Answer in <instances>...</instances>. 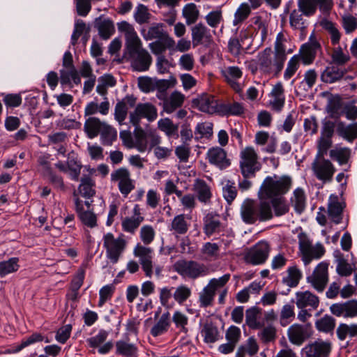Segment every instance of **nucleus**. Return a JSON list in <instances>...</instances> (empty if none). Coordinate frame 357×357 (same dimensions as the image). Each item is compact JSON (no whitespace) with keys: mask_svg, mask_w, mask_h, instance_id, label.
<instances>
[{"mask_svg":"<svg viewBox=\"0 0 357 357\" xmlns=\"http://www.w3.org/2000/svg\"><path fill=\"white\" fill-rule=\"evenodd\" d=\"M117 27L119 31L125 36L124 57L130 63L133 70H148L152 63V57L148 51L143 48L142 40L133 26L126 21H122L117 24Z\"/></svg>","mask_w":357,"mask_h":357,"instance_id":"nucleus-1","label":"nucleus"},{"mask_svg":"<svg viewBox=\"0 0 357 357\" xmlns=\"http://www.w3.org/2000/svg\"><path fill=\"white\" fill-rule=\"evenodd\" d=\"M285 61L275 56L271 47H266L257 54V67L260 73L271 77H278Z\"/></svg>","mask_w":357,"mask_h":357,"instance_id":"nucleus-2","label":"nucleus"},{"mask_svg":"<svg viewBox=\"0 0 357 357\" xmlns=\"http://www.w3.org/2000/svg\"><path fill=\"white\" fill-rule=\"evenodd\" d=\"M291 179L288 176H279L274 174L267 176L260 188V195L264 199L282 197L291 186Z\"/></svg>","mask_w":357,"mask_h":357,"instance_id":"nucleus-3","label":"nucleus"},{"mask_svg":"<svg viewBox=\"0 0 357 357\" xmlns=\"http://www.w3.org/2000/svg\"><path fill=\"white\" fill-rule=\"evenodd\" d=\"M298 8L289 13V24L294 30L303 31L309 25L305 17L314 15V6L310 0H298Z\"/></svg>","mask_w":357,"mask_h":357,"instance_id":"nucleus-4","label":"nucleus"},{"mask_svg":"<svg viewBox=\"0 0 357 357\" xmlns=\"http://www.w3.org/2000/svg\"><path fill=\"white\" fill-rule=\"evenodd\" d=\"M103 248L105 249L107 258L112 263L118 262L119 258L126 249L128 242L125 238V235L121 234L117 238L114 235L108 232L105 234L102 237Z\"/></svg>","mask_w":357,"mask_h":357,"instance_id":"nucleus-5","label":"nucleus"},{"mask_svg":"<svg viewBox=\"0 0 357 357\" xmlns=\"http://www.w3.org/2000/svg\"><path fill=\"white\" fill-rule=\"evenodd\" d=\"M239 167L243 177H255L261 168L259 156L252 146L243 149L239 155Z\"/></svg>","mask_w":357,"mask_h":357,"instance_id":"nucleus-6","label":"nucleus"},{"mask_svg":"<svg viewBox=\"0 0 357 357\" xmlns=\"http://www.w3.org/2000/svg\"><path fill=\"white\" fill-rule=\"evenodd\" d=\"M174 270L182 277L195 280L209 273L204 264L193 260H178L174 265Z\"/></svg>","mask_w":357,"mask_h":357,"instance_id":"nucleus-7","label":"nucleus"},{"mask_svg":"<svg viewBox=\"0 0 357 357\" xmlns=\"http://www.w3.org/2000/svg\"><path fill=\"white\" fill-rule=\"evenodd\" d=\"M110 181L116 184L117 188L124 198L135 188V181L132 178L130 171L121 167L113 170L110 174Z\"/></svg>","mask_w":357,"mask_h":357,"instance_id":"nucleus-8","label":"nucleus"},{"mask_svg":"<svg viewBox=\"0 0 357 357\" xmlns=\"http://www.w3.org/2000/svg\"><path fill=\"white\" fill-rule=\"evenodd\" d=\"M298 245L305 265L309 264L313 259H320L325 253L324 247L321 244L312 245L308 237L304 234H299Z\"/></svg>","mask_w":357,"mask_h":357,"instance_id":"nucleus-9","label":"nucleus"},{"mask_svg":"<svg viewBox=\"0 0 357 357\" xmlns=\"http://www.w3.org/2000/svg\"><path fill=\"white\" fill-rule=\"evenodd\" d=\"M157 117V108L151 102L138 103L135 109L129 114L130 123L135 128H139L142 119H146L149 122H152Z\"/></svg>","mask_w":357,"mask_h":357,"instance_id":"nucleus-10","label":"nucleus"},{"mask_svg":"<svg viewBox=\"0 0 357 357\" xmlns=\"http://www.w3.org/2000/svg\"><path fill=\"white\" fill-rule=\"evenodd\" d=\"M312 169L315 177L324 183L333 180L336 171L333 164L324 155H317L312 164Z\"/></svg>","mask_w":357,"mask_h":357,"instance_id":"nucleus-11","label":"nucleus"},{"mask_svg":"<svg viewBox=\"0 0 357 357\" xmlns=\"http://www.w3.org/2000/svg\"><path fill=\"white\" fill-rule=\"evenodd\" d=\"M75 211L81 222L89 228L97 226V217L93 212L92 201H83L75 195Z\"/></svg>","mask_w":357,"mask_h":357,"instance_id":"nucleus-12","label":"nucleus"},{"mask_svg":"<svg viewBox=\"0 0 357 357\" xmlns=\"http://www.w3.org/2000/svg\"><path fill=\"white\" fill-rule=\"evenodd\" d=\"M270 251L269 243L266 241H260L245 254V261L253 266L263 264L268 259Z\"/></svg>","mask_w":357,"mask_h":357,"instance_id":"nucleus-13","label":"nucleus"},{"mask_svg":"<svg viewBox=\"0 0 357 357\" xmlns=\"http://www.w3.org/2000/svg\"><path fill=\"white\" fill-rule=\"evenodd\" d=\"M227 228V224L222 221L219 214L208 213L203 218V232L208 238L225 231L229 232Z\"/></svg>","mask_w":357,"mask_h":357,"instance_id":"nucleus-14","label":"nucleus"},{"mask_svg":"<svg viewBox=\"0 0 357 357\" xmlns=\"http://www.w3.org/2000/svg\"><path fill=\"white\" fill-rule=\"evenodd\" d=\"M133 254L139 259V263L145 275L148 278H151L153 273V250L151 248L137 243L134 248Z\"/></svg>","mask_w":357,"mask_h":357,"instance_id":"nucleus-15","label":"nucleus"},{"mask_svg":"<svg viewBox=\"0 0 357 357\" xmlns=\"http://www.w3.org/2000/svg\"><path fill=\"white\" fill-rule=\"evenodd\" d=\"M332 349L329 341L318 339L308 343L301 350L302 357H328Z\"/></svg>","mask_w":357,"mask_h":357,"instance_id":"nucleus-16","label":"nucleus"},{"mask_svg":"<svg viewBox=\"0 0 357 357\" xmlns=\"http://www.w3.org/2000/svg\"><path fill=\"white\" fill-rule=\"evenodd\" d=\"M328 264L320 262L314 268L312 274L307 278V280L319 292H322L328 280Z\"/></svg>","mask_w":357,"mask_h":357,"instance_id":"nucleus-17","label":"nucleus"},{"mask_svg":"<svg viewBox=\"0 0 357 357\" xmlns=\"http://www.w3.org/2000/svg\"><path fill=\"white\" fill-rule=\"evenodd\" d=\"M312 335V327L310 324L301 325L294 324L287 331V336L291 343L300 346Z\"/></svg>","mask_w":357,"mask_h":357,"instance_id":"nucleus-18","label":"nucleus"},{"mask_svg":"<svg viewBox=\"0 0 357 357\" xmlns=\"http://www.w3.org/2000/svg\"><path fill=\"white\" fill-rule=\"evenodd\" d=\"M321 50L320 43L316 39H312L310 37L309 41L301 47L299 54L297 55L304 65H310L313 63L317 53Z\"/></svg>","mask_w":357,"mask_h":357,"instance_id":"nucleus-19","label":"nucleus"},{"mask_svg":"<svg viewBox=\"0 0 357 357\" xmlns=\"http://www.w3.org/2000/svg\"><path fill=\"white\" fill-rule=\"evenodd\" d=\"M206 159L211 165L220 169H227L231 165V160L227 158L226 151L218 146L212 147L208 150Z\"/></svg>","mask_w":357,"mask_h":357,"instance_id":"nucleus-20","label":"nucleus"},{"mask_svg":"<svg viewBox=\"0 0 357 357\" xmlns=\"http://www.w3.org/2000/svg\"><path fill=\"white\" fill-rule=\"evenodd\" d=\"M246 109L243 102L234 100H227L220 102L218 114L221 116H242Z\"/></svg>","mask_w":357,"mask_h":357,"instance_id":"nucleus-21","label":"nucleus"},{"mask_svg":"<svg viewBox=\"0 0 357 357\" xmlns=\"http://www.w3.org/2000/svg\"><path fill=\"white\" fill-rule=\"evenodd\" d=\"M331 313L336 317L354 318L357 316V300L352 299L343 303H337L331 305Z\"/></svg>","mask_w":357,"mask_h":357,"instance_id":"nucleus-22","label":"nucleus"},{"mask_svg":"<svg viewBox=\"0 0 357 357\" xmlns=\"http://www.w3.org/2000/svg\"><path fill=\"white\" fill-rule=\"evenodd\" d=\"M296 304L298 308H307L310 311L315 310L319 305V297L309 291L296 293Z\"/></svg>","mask_w":357,"mask_h":357,"instance_id":"nucleus-23","label":"nucleus"},{"mask_svg":"<svg viewBox=\"0 0 357 357\" xmlns=\"http://www.w3.org/2000/svg\"><path fill=\"white\" fill-rule=\"evenodd\" d=\"M222 75L236 93H241L242 92L243 87L238 82L243 76L241 68L238 66H229L222 71Z\"/></svg>","mask_w":357,"mask_h":357,"instance_id":"nucleus-24","label":"nucleus"},{"mask_svg":"<svg viewBox=\"0 0 357 357\" xmlns=\"http://www.w3.org/2000/svg\"><path fill=\"white\" fill-rule=\"evenodd\" d=\"M345 204L339 201L336 195H331L329 197L328 204V215L331 220L336 225L342 222V213Z\"/></svg>","mask_w":357,"mask_h":357,"instance_id":"nucleus-25","label":"nucleus"},{"mask_svg":"<svg viewBox=\"0 0 357 357\" xmlns=\"http://www.w3.org/2000/svg\"><path fill=\"white\" fill-rule=\"evenodd\" d=\"M85 278V271L83 268H79L73 275L66 294L68 300L76 301L79 298V290L84 283Z\"/></svg>","mask_w":357,"mask_h":357,"instance_id":"nucleus-26","label":"nucleus"},{"mask_svg":"<svg viewBox=\"0 0 357 357\" xmlns=\"http://www.w3.org/2000/svg\"><path fill=\"white\" fill-rule=\"evenodd\" d=\"M245 323L248 326L253 330L260 329L265 326L262 317V310L253 306L245 311Z\"/></svg>","mask_w":357,"mask_h":357,"instance_id":"nucleus-27","label":"nucleus"},{"mask_svg":"<svg viewBox=\"0 0 357 357\" xmlns=\"http://www.w3.org/2000/svg\"><path fill=\"white\" fill-rule=\"evenodd\" d=\"M241 218L243 222L247 225L256 223V200L245 199L240 208Z\"/></svg>","mask_w":357,"mask_h":357,"instance_id":"nucleus-28","label":"nucleus"},{"mask_svg":"<svg viewBox=\"0 0 357 357\" xmlns=\"http://www.w3.org/2000/svg\"><path fill=\"white\" fill-rule=\"evenodd\" d=\"M270 97L269 105L272 109L280 112L285 102L284 89L281 82H278L273 86L270 93Z\"/></svg>","mask_w":357,"mask_h":357,"instance_id":"nucleus-29","label":"nucleus"},{"mask_svg":"<svg viewBox=\"0 0 357 357\" xmlns=\"http://www.w3.org/2000/svg\"><path fill=\"white\" fill-rule=\"evenodd\" d=\"M345 74L344 70L338 66L330 63L321 74V80L326 84L340 81Z\"/></svg>","mask_w":357,"mask_h":357,"instance_id":"nucleus-30","label":"nucleus"},{"mask_svg":"<svg viewBox=\"0 0 357 357\" xmlns=\"http://www.w3.org/2000/svg\"><path fill=\"white\" fill-rule=\"evenodd\" d=\"M201 335L206 344H213L220 338V333L217 325L211 321H206L202 326Z\"/></svg>","mask_w":357,"mask_h":357,"instance_id":"nucleus-31","label":"nucleus"},{"mask_svg":"<svg viewBox=\"0 0 357 357\" xmlns=\"http://www.w3.org/2000/svg\"><path fill=\"white\" fill-rule=\"evenodd\" d=\"M175 40L173 38L169 36H167L166 38L157 40L153 43H149V47L151 52L158 56H164L163 53L167 49L172 50L174 48Z\"/></svg>","mask_w":357,"mask_h":357,"instance_id":"nucleus-32","label":"nucleus"},{"mask_svg":"<svg viewBox=\"0 0 357 357\" xmlns=\"http://www.w3.org/2000/svg\"><path fill=\"white\" fill-rule=\"evenodd\" d=\"M171 326V317L169 312H164L150 330V334L157 337L165 334Z\"/></svg>","mask_w":357,"mask_h":357,"instance_id":"nucleus-33","label":"nucleus"},{"mask_svg":"<svg viewBox=\"0 0 357 357\" xmlns=\"http://www.w3.org/2000/svg\"><path fill=\"white\" fill-rule=\"evenodd\" d=\"M184 100L185 96L178 91H174L169 97L164 100L163 109L166 113L171 114L181 107Z\"/></svg>","mask_w":357,"mask_h":357,"instance_id":"nucleus-34","label":"nucleus"},{"mask_svg":"<svg viewBox=\"0 0 357 357\" xmlns=\"http://www.w3.org/2000/svg\"><path fill=\"white\" fill-rule=\"evenodd\" d=\"M220 102L212 95H204L198 99L197 106L199 109L208 114H218Z\"/></svg>","mask_w":357,"mask_h":357,"instance_id":"nucleus-35","label":"nucleus"},{"mask_svg":"<svg viewBox=\"0 0 357 357\" xmlns=\"http://www.w3.org/2000/svg\"><path fill=\"white\" fill-rule=\"evenodd\" d=\"M259 349L257 340L251 336L238 347L235 357H245L246 355L253 356L258 353Z\"/></svg>","mask_w":357,"mask_h":357,"instance_id":"nucleus-36","label":"nucleus"},{"mask_svg":"<svg viewBox=\"0 0 357 357\" xmlns=\"http://www.w3.org/2000/svg\"><path fill=\"white\" fill-rule=\"evenodd\" d=\"M273 213L269 201L261 199L256 200V222H263L271 220Z\"/></svg>","mask_w":357,"mask_h":357,"instance_id":"nucleus-37","label":"nucleus"},{"mask_svg":"<svg viewBox=\"0 0 357 357\" xmlns=\"http://www.w3.org/2000/svg\"><path fill=\"white\" fill-rule=\"evenodd\" d=\"M115 354L123 357H137L138 347L133 343L126 340H118L115 343Z\"/></svg>","mask_w":357,"mask_h":357,"instance_id":"nucleus-38","label":"nucleus"},{"mask_svg":"<svg viewBox=\"0 0 357 357\" xmlns=\"http://www.w3.org/2000/svg\"><path fill=\"white\" fill-rule=\"evenodd\" d=\"M105 123L97 117H89L84 123V130L89 139H93L100 133Z\"/></svg>","mask_w":357,"mask_h":357,"instance_id":"nucleus-39","label":"nucleus"},{"mask_svg":"<svg viewBox=\"0 0 357 357\" xmlns=\"http://www.w3.org/2000/svg\"><path fill=\"white\" fill-rule=\"evenodd\" d=\"M190 225L185 214L176 215L169 225V230L175 235H184L189 229Z\"/></svg>","mask_w":357,"mask_h":357,"instance_id":"nucleus-40","label":"nucleus"},{"mask_svg":"<svg viewBox=\"0 0 357 357\" xmlns=\"http://www.w3.org/2000/svg\"><path fill=\"white\" fill-rule=\"evenodd\" d=\"M211 36L208 28L202 22L192 28V40L194 46L202 44L204 40H209Z\"/></svg>","mask_w":357,"mask_h":357,"instance_id":"nucleus-41","label":"nucleus"},{"mask_svg":"<svg viewBox=\"0 0 357 357\" xmlns=\"http://www.w3.org/2000/svg\"><path fill=\"white\" fill-rule=\"evenodd\" d=\"M286 273L287 275L282 278L283 284L291 288L297 287L303 278L301 270L296 265H294L288 267Z\"/></svg>","mask_w":357,"mask_h":357,"instance_id":"nucleus-42","label":"nucleus"},{"mask_svg":"<svg viewBox=\"0 0 357 357\" xmlns=\"http://www.w3.org/2000/svg\"><path fill=\"white\" fill-rule=\"evenodd\" d=\"M95 26L98 29L100 37L103 40L109 39L115 31L113 22L109 19H97Z\"/></svg>","mask_w":357,"mask_h":357,"instance_id":"nucleus-43","label":"nucleus"},{"mask_svg":"<svg viewBox=\"0 0 357 357\" xmlns=\"http://www.w3.org/2000/svg\"><path fill=\"white\" fill-rule=\"evenodd\" d=\"M337 133L349 142H352L357 138V123L346 125L342 121H339L336 126Z\"/></svg>","mask_w":357,"mask_h":357,"instance_id":"nucleus-44","label":"nucleus"},{"mask_svg":"<svg viewBox=\"0 0 357 357\" xmlns=\"http://www.w3.org/2000/svg\"><path fill=\"white\" fill-rule=\"evenodd\" d=\"M194 190L197 195V198L199 202L205 204L210 202L212 193L211 188L205 181L196 179L194 184Z\"/></svg>","mask_w":357,"mask_h":357,"instance_id":"nucleus-45","label":"nucleus"},{"mask_svg":"<svg viewBox=\"0 0 357 357\" xmlns=\"http://www.w3.org/2000/svg\"><path fill=\"white\" fill-rule=\"evenodd\" d=\"M200 252L205 260L215 261L220 257V245L217 243L206 242L203 244Z\"/></svg>","mask_w":357,"mask_h":357,"instance_id":"nucleus-46","label":"nucleus"},{"mask_svg":"<svg viewBox=\"0 0 357 357\" xmlns=\"http://www.w3.org/2000/svg\"><path fill=\"white\" fill-rule=\"evenodd\" d=\"M164 24L162 23H156L151 26L147 32L145 30L142 31V34L146 40H151L153 39L160 40L166 38L169 34L164 31Z\"/></svg>","mask_w":357,"mask_h":357,"instance_id":"nucleus-47","label":"nucleus"},{"mask_svg":"<svg viewBox=\"0 0 357 357\" xmlns=\"http://www.w3.org/2000/svg\"><path fill=\"white\" fill-rule=\"evenodd\" d=\"M199 10L194 3L185 4L182 9V17L185 19L187 25H191L198 20L199 17Z\"/></svg>","mask_w":357,"mask_h":357,"instance_id":"nucleus-48","label":"nucleus"},{"mask_svg":"<svg viewBox=\"0 0 357 357\" xmlns=\"http://www.w3.org/2000/svg\"><path fill=\"white\" fill-rule=\"evenodd\" d=\"M336 335L341 341L345 340L347 337H357V324H340L336 329Z\"/></svg>","mask_w":357,"mask_h":357,"instance_id":"nucleus-49","label":"nucleus"},{"mask_svg":"<svg viewBox=\"0 0 357 357\" xmlns=\"http://www.w3.org/2000/svg\"><path fill=\"white\" fill-rule=\"evenodd\" d=\"M291 203L296 213L301 214L305 210L306 197L302 188H298L294 190L291 197Z\"/></svg>","mask_w":357,"mask_h":357,"instance_id":"nucleus-50","label":"nucleus"},{"mask_svg":"<svg viewBox=\"0 0 357 357\" xmlns=\"http://www.w3.org/2000/svg\"><path fill=\"white\" fill-rule=\"evenodd\" d=\"M271 205L272 210L273 209V215L280 217L285 215L289 211V204L286 199L283 197H278L271 198L269 202Z\"/></svg>","mask_w":357,"mask_h":357,"instance_id":"nucleus-51","label":"nucleus"},{"mask_svg":"<svg viewBox=\"0 0 357 357\" xmlns=\"http://www.w3.org/2000/svg\"><path fill=\"white\" fill-rule=\"evenodd\" d=\"M19 261L18 257H11L0 261V277L4 278L7 275L17 272L20 267Z\"/></svg>","mask_w":357,"mask_h":357,"instance_id":"nucleus-52","label":"nucleus"},{"mask_svg":"<svg viewBox=\"0 0 357 357\" xmlns=\"http://www.w3.org/2000/svg\"><path fill=\"white\" fill-rule=\"evenodd\" d=\"M95 187V181L89 176H84L81 179L78 190L83 197L91 198L96 194Z\"/></svg>","mask_w":357,"mask_h":357,"instance_id":"nucleus-53","label":"nucleus"},{"mask_svg":"<svg viewBox=\"0 0 357 357\" xmlns=\"http://www.w3.org/2000/svg\"><path fill=\"white\" fill-rule=\"evenodd\" d=\"M172 321L180 333H187L188 332L189 319L184 312L181 310H175L172 314Z\"/></svg>","mask_w":357,"mask_h":357,"instance_id":"nucleus-54","label":"nucleus"},{"mask_svg":"<svg viewBox=\"0 0 357 357\" xmlns=\"http://www.w3.org/2000/svg\"><path fill=\"white\" fill-rule=\"evenodd\" d=\"M192 295V289L186 284H180L175 288L173 292V298L176 303L182 305Z\"/></svg>","mask_w":357,"mask_h":357,"instance_id":"nucleus-55","label":"nucleus"},{"mask_svg":"<svg viewBox=\"0 0 357 357\" xmlns=\"http://www.w3.org/2000/svg\"><path fill=\"white\" fill-rule=\"evenodd\" d=\"M331 57L332 63L340 67L345 65L350 60L349 52L347 50L344 51L340 46L333 49Z\"/></svg>","mask_w":357,"mask_h":357,"instance_id":"nucleus-56","label":"nucleus"},{"mask_svg":"<svg viewBox=\"0 0 357 357\" xmlns=\"http://www.w3.org/2000/svg\"><path fill=\"white\" fill-rule=\"evenodd\" d=\"M321 26L329 33L331 43L333 45H337L340 40L341 33L337 29V24L331 21L325 20L321 22Z\"/></svg>","mask_w":357,"mask_h":357,"instance_id":"nucleus-57","label":"nucleus"},{"mask_svg":"<svg viewBox=\"0 0 357 357\" xmlns=\"http://www.w3.org/2000/svg\"><path fill=\"white\" fill-rule=\"evenodd\" d=\"M315 326L320 332L331 333L335 328V319L333 317L326 314L316 321Z\"/></svg>","mask_w":357,"mask_h":357,"instance_id":"nucleus-58","label":"nucleus"},{"mask_svg":"<svg viewBox=\"0 0 357 357\" xmlns=\"http://www.w3.org/2000/svg\"><path fill=\"white\" fill-rule=\"evenodd\" d=\"M286 42L287 39L284 33L282 32L278 33L274 43V50H273V53L275 56L284 61L287 60Z\"/></svg>","mask_w":357,"mask_h":357,"instance_id":"nucleus-59","label":"nucleus"},{"mask_svg":"<svg viewBox=\"0 0 357 357\" xmlns=\"http://www.w3.org/2000/svg\"><path fill=\"white\" fill-rule=\"evenodd\" d=\"M351 150L349 148H336L330 151V157L340 165L347 164L349 160Z\"/></svg>","mask_w":357,"mask_h":357,"instance_id":"nucleus-60","label":"nucleus"},{"mask_svg":"<svg viewBox=\"0 0 357 357\" xmlns=\"http://www.w3.org/2000/svg\"><path fill=\"white\" fill-rule=\"evenodd\" d=\"M103 145L111 146L117 139V131L111 126L105 123L100 133Z\"/></svg>","mask_w":357,"mask_h":357,"instance_id":"nucleus-61","label":"nucleus"},{"mask_svg":"<svg viewBox=\"0 0 357 357\" xmlns=\"http://www.w3.org/2000/svg\"><path fill=\"white\" fill-rule=\"evenodd\" d=\"M251 13V9L249 5L246 3H241L236 9L234 13V18L233 20L234 26L241 25Z\"/></svg>","mask_w":357,"mask_h":357,"instance_id":"nucleus-62","label":"nucleus"},{"mask_svg":"<svg viewBox=\"0 0 357 357\" xmlns=\"http://www.w3.org/2000/svg\"><path fill=\"white\" fill-rule=\"evenodd\" d=\"M294 305L289 303L284 305L280 313V323L281 326H287L294 320Z\"/></svg>","mask_w":357,"mask_h":357,"instance_id":"nucleus-63","label":"nucleus"},{"mask_svg":"<svg viewBox=\"0 0 357 357\" xmlns=\"http://www.w3.org/2000/svg\"><path fill=\"white\" fill-rule=\"evenodd\" d=\"M262 328L257 334L261 342L265 344L274 342L277 337L276 328L271 325Z\"/></svg>","mask_w":357,"mask_h":357,"instance_id":"nucleus-64","label":"nucleus"}]
</instances>
